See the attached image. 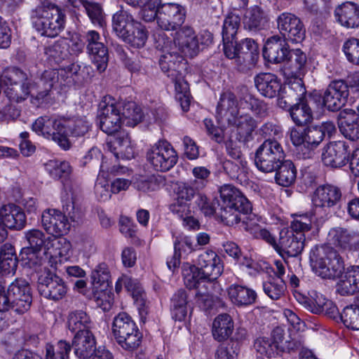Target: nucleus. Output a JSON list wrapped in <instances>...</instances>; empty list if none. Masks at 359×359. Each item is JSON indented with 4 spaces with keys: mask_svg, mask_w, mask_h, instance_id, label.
Here are the masks:
<instances>
[{
    "mask_svg": "<svg viewBox=\"0 0 359 359\" xmlns=\"http://www.w3.org/2000/svg\"><path fill=\"white\" fill-rule=\"evenodd\" d=\"M223 262L221 258L212 250H206L201 253L196 264L184 262L182 273L187 287L196 289L197 303L205 308L211 306L210 296L212 283L222 274Z\"/></svg>",
    "mask_w": 359,
    "mask_h": 359,
    "instance_id": "obj_1",
    "label": "nucleus"
},
{
    "mask_svg": "<svg viewBox=\"0 0 359 359\" xmlns=\"http://www.w3.org/2000/svg\"><path fill=\"white\" fill-rule=\"evenodd\" d=\"M220 198L224 207L216 215L218 222L224 224H258L260 222L257 215L252 212V205L248 198L234 186L224 184L219 188Z\"/></svg>",
    "mask_w": 359,
    "mask_h": 359,
    "instance_id": "obj_2",
    "label": "nucleus"
},
{
    "mask_svg": "<svg viewBox=\"0 0 359 359\" xmlns=\"http://www.w3.org/2000/svg\"><path fill=\"white\" fill-rule=\"evenodd\" d=\"M37 1L31 12L33 27L41 36L54 38L65 29L66 15L52 0Z\"/></svg>",
    "mask_w": 359,
    "mask_h": 359,
    "instance_id": "obj_3",
    "label": "nucleus"
},
{
    "mask_svg": "<svg viewBox=\"0 0 359 359\" xmlns=\"http://www.w3.org/2000/svg\"><path fill=\"white\" fill-rule=\"evenodd\" d=\"M309 261L315 273L323 278H340L344 270L341 257L328 245H317L312 248Z\"/></svg>",
    "mask_w": 359,
    "mask_h": 359,
    "instance_id": "obj_4",
    "label": "nucleus"
},
{
    "mask_svg": "<svg viewBox=\"0 0 359 359\" xmlns=\"http://www.w3.org/2000/svg\"><path fill=\"white\" fill-rule=\"evenodd\" d=\"M1 81L6 86L4 93L8 99L14 102H21L30 95L34 97L32 82L27 74L19 68H8L1 76Z\"/></svg>",
    "mask_w": 359,
    "mask_h": 359,
    "instance_id": "obj_5",
    "label": "nucleus"
},
{
    "mask_svg": "<svg viewBox=\"0 0 359 359\" xmlns=\"http://www.w3.org/2000/svg\"><path fill=\"white\" fill-rule=\"evenodd\" d=\"M224 53L226 57L233 61L236 69L241 72L251 69L259 57L258 44L250 38L235 41L230 46L227 45Z\"/></svg>",
    "mask_w": 359,
    "mask_h": 359,
    "instance_id": "obj_6",
    "label": "nucleus"
},
{
    "mask_svg": "<svg viewBox=\"0 0 359 359\" xmlns=\"http://www.w3.org/2000/svg\"><path fill=\"white\" fill-rule=\"evenodd\" d=\"M285 158L280 143L274 139H267L257 148L254 161L259 170L269 173L274 172Z\"/></svg>",
    "mask_w": 359,
    "mask_h": 359,
    "instance_id": "obj_7",
    "label": "nucleus"
},
{
    "mask_svg": "<svg viewBox=\"0 0 359 359\" xmlns=\"http://www.w3.org/2000/svg\"><path fill=\"white\" fill-rule=\"evenodd\" d=\"M311 226H287L279 233L278 243L275 249L288 257H297L304 248L305 233L311 230Z\"/></svg>",
    "mask_w": 359,
    "mask_h": 359,
    "instance_id": "obj_8",
    "label": "nucleus"
},
{
    "mask_svg": "<svg viewBox=\"0 0 359 359\" xmlns=\"http://www.w3.org/2000/svg\"><path fill=\"white\" fill-rule=\"evenodd\" d=\"M62 116L58 118L43 116L39 117L32 124V128L39 135L52 140L62 149L67 150L71 147L69 138L63 136Z\"/></svg>",
    "mask_w": 359,
    "mask_h": 359,
    "instance_id": "obj_9",
    "label": "nucleus"
},
{
    "mask_svg": "<svg viewBox=\"0 0 359 359\" xmlns=\"http://www.w3.org/2000/svg\"><path fill=\"white\" fill-rule=\"evenodd\" d=\"M147 160L154 170L166 172L177 162V152L167 141H158L147 152Z\"/></svg>",
    "mask_w": 359,
    "mask_h": 359,
    "instance_id": "obj_10",
    "label": "nucleus"
},
{
    "mask_svg": "<svg viewBox=\"0 0 359 359\" xmlns=\"http://www.w3.org/2000/svg\"><path fill=\"white\" fill-rule=\"evenodd\" d=\"M174 37L175 42L177 43L183 53L194 57L196 55L200 49V45L208 46L212 42V34L204 32L201 35V41L199 42L197 36L192 28L183 27L178 28Z\"/></svg>",
    "mask_w": 359,
    "mask_h": 359,
    "instance_id": "obj_11",
    "label": "nucleus"
},
{
    "mask_svg": "<svg viewBox=\"0 0 359 359\" xmlns=\"http://www.w3.org/2000/svg\"><path fill=\"white\" fill-rule=\"evenodd\" d=\"M195 194L196 191L193 187L186 183H180L176 189V202L170 206L173 215L185 224H199V222L192 216L187 203L191 201Z\"/></svg>",
    "mask_w": 359,
    "mask_h": 359,
    "instance_id": "obj_12",
    "label": "nucleus"
},
{
    "mask_svg": "<svg viewBox=\"0 0 359 359\" xmlns=\"http://www.w3.org/2000/svg\"><path fill=\"white\" fill-rule=\"evenodd\" d=\"M38 290L43 297L58 301L66 295L67 287L59 276L45 269L38 277Z\"/></svg>",
    "mask_w": 359,
    "mask_h": 359,
    "instance_id": "obj_13",
    "label": "nucleus"
},
{
    "mask_svg": "<svg viewBox=\"0 0 359 359\" xmlns=\"http://www.w3.org/2000/svg\"><path fill=\"white\" fill-rule=\"evenodd\" d=\"M87 53L90 55L93 64L99 73L104 72L108 65V49L100 41V34L95 30L86 32L83 36Z\"/></svg>",
    "mask_w": 359,
    "mask_h": 359,
    "instance_id": "obj_14",
    "label": "nucleus"
},
{
    "mask_svg": "<svg viewBox=\"0 0 359 359\" xmlns=\"http://www.w3.org/2000/svg\"><path fill=\"white\" fill-rule=\"evenodd\" d=\"M281 36L294 43H300L304 38L306 29L302 20L290 13H283L276 20Z\"/></svg>",
    "mask_w": 359,
    "mask_h": 359,
    "instance_id": "obj_15",
    "label": "nucleus"
},
{
    "mask_svg": "<svg viewBox=\"0 0 359 359\" xmlns=\"http://www.w3.org/2000/svg\"><path fill=\"white\" fill-rule=\"evenodd\" d=\"M348 95V86L346 82L344 80H334L325 90L323 103L329 111H337L345 105Z\"/></svg>",
    "mask_w": 359,
    "mask_h": 359,
    "instance_id": "obj_16",
    "label": "nucleus"
},
{
    "mask_svg": "<svg viewBox=\"0 0 359 359\" xmlns=\"http://www.w3.org/2000/svg\"><path fill=\"white\" fill-rule=\"evenodd\" d=\"M185 13L180 4H163L158 8V25L165 30H177L184 22Z\"/></svg>",
    "mask_w": 359,
    "mask_h": 359,
    "instance_id": "obj_17",
    "label": "nucleus"
},
{
    "mask_svg": "<svg viewBox=\"0 0 359 359\" xmlns=\"http://www.w3.org/2000/svg\"><path fill=\"white\" fill-rule=\"evenodd\" d=\"M32 302L30 287H26L20 294L6 297L5 285L0 280V310H12L22 314L29 309Z\"/></svg>",
    "mask_w": 359,
    "mask_h": 359,
    "instance_id": "obj_18",
    "label": "nucleus"
},
{
    "mask_svg": "<svg viewBox=\"0 0 359 359\" xmlns=\"http://www.w3.org/2000/svg\"><path fill=\"white\" fill-rule=\"evenodd\" d=\"M285 331L280 327H276L271 337H259L255 339L254 348L257 353L267 358L281 353L280 344L284 339Z\"/></svg>",
    "mask_w": 359,
    "mask_h": 359,
    "instance_id": "obj_19",
    "label": "nucleus"
},
{
    "mask_svg": "<svg viewBox=\"0 0 359 359\" xmlns=\"http://www.w3.org/2000/svg\"><path fill=\"white\" fill-rule=\"evenodd\" d=\"M100 128L106 134L113 135L119 133L123 121L114 102L100 105V110L97 116Z\"/></svg>",
    "mask_w": 359,
    "mask_h": 359,
    "instance_id": "obj_20",
    "label": "nucleus"
},
{
    "mask_svg": "<svg viewBox=\"0 0 359 359\" xmlns=\"http://www.w3.org/2000/svg\"><path fill=\"white\" fill-rule=\"evenodd\" d=\"M65 71L59 70V69H49L45 70L41 75L37 82H32L33 92L34 98L39 103L49 95L51 89L57 83L64 86V81L62 79V74Z\"/></svg>",
    "mask_w": 359,
    "mask_h": 359,
    "instance_id": "obj_21",
    "label": "nucleus"
},
{
    "mask_svg": "<svg viewBox=\"0 0 359 359\" xmlns=\"http://www.w3.org/2000/svg\"><path fill=\"white\" fill-rule=\"evenodd\" d=\"M290 46L287 40L279 35L267 39L263 48V57L269 62L280 64L285 61Z\"/></svg>",
    "mask_w": 359,
    "mask_h": 359,
    "instance_id": "obj_22",
    "label": "nucleus"
},
{
    "mask_svg": "<svg viewBox=\"0 0 359 359\" xmlns=\"http://www.w3.org/2000/svg\"><path fill=\"white\" fill-rule=\"evenodd\" d=\"M345 142L337 141L329 143L322 154V161L326 166L341 168L349 160L350 152Z\"/></svg>",
    "mask_w": 359,
    "mask_h": 359,
    "instance_id": "obj_23",
    "label": "nucleus"
},
{
    "mask_svg": "<svg viewBox=\"0 0 359 359\" xmlns=\"http://www.w3.org/2000/svg\"><path fill=\"white\" fill-rule=\"evenodd\" d=\"M239 109L236 95L231 91L223 92L219 97L216 109V118L218 124L226 125L232 122L238 115Z\"/></svg>",
    "mask_w": 359,
    "mask_h": 359,
    "instance_id": "obj_24",
    "label": "nucleus"
},
{
    "mask_svg": "<svg viewBox=\"0 0 359 359\" xmlns=\"http://www.w3.org/2000/svg\"><path fill=\"white\" fill-rule=\"evenodd\" d=\"M341 198L340 189L332 184L319 186L314 191L312 202L315 208L320 211L322 208H330L336 205Z\"/></svg>",
    "mask_w": 359,
    "mask_h": 359,
    "instance_id": "obj_25",
    "label": "nucleus"
},
{
    "mask_svg": "<svg viewBox=\"0 0 359 359\" xmlns=\"http://www.w3.org/2000/svg\"><path fill=\"white\" fill-rule=\"evenodd\" d=\"M226 125L235 127L236 139L243 144L253 140V133L257 127L256 120L249 114L236 115L232 122H227Z\"/></svg>",
    "mask_w": 359,
    "mask_h": 359,
    "instance_id": "obj_26",
    "label": "nucleus"
},
{
    "mask_svg": "<svg viewBox=\"0 0 359 359\" xmlns=\"http://www.w3.org/2000/svg\"><path fill=\"white\" fill-rule=\"evenodd\" d=\"M70 344L78 359H90L97 348L96 338L91 331L74 334Z\"/></svg>",
    "mask_w": 359,
    "mask_h": 359,
    "instance_id": "obj_27",
    "label": "nucleus"
},
{
    "mask_svg": "<svg viewBox=\"0 0 359 359\" xmlns=\"http://www.w3.org/2000/svg\"><path fill=\"white\" fill-rule=\"evenodd\" d=\"M307 57L301 49H290L284 63L285 74L299 79L306 72Z\"/></svg>",
    "mask_w": 359,
    "mask_h": 359,
    "instance_id": "obj_28",
    "label": "nucleus"
},
{
    "mask_svg": "<svg viewBox=\"0 0 359 359\" xmlns=\"http://www.w3.org/2000/svg\"><path fill=\"white\" fill-rule=\"evenodd\" d=\"M49 175L63 184L65 191H71L72 168L69 163L65 161L50 160L44 164Z\"/></svg>",
    "mask_w": 359,
    "mask_h": 359,
    "instance_id": "obj_29",
    "label": "nucleus"
},
{
    "mask_svg": "<svg viewBox=\"0 0 359 359\" xmlns=\"http://www.w3.org/2000/svg\"><path fill=\"white\" fill-rule=\"evenodd\" d=\"M334 18L337 22L346 28L359 27V6L351 1L339 5L334 10Z\"/></svg>",
    "mask_w": 359,
    "mask_h": 359,
    "instance_id": "obj_30",
    "label": "nucleus"
},
{
    "mask_svg": "<svg viewBox=\"0 0 359 359\" xmlns=\"http://www.w3.org/2000/svg\"><path fill=\"white\" fill-rule=\"evenodd\" d=\"M62 135L68 136L83 137L90 129L91 125L86 116H74L72 117L62 116Z\"/></svg>",
    "mask_w": 359,
    "mask_h": 359,
    "instance_id": "obj_31",
    "label": "nucleus"
},
{
    "mask_svg": "<svg viewBox=\"0 0 359 359\" xmlns=\"http://www.w3.org/2000/svg\"><path fill=\"white\" fill-rule=\"evenodd\" d=\"M337 290L343 296L351 295L359 291V266L353 265L344 268Z\"/></svg>",
    "mask_w": 359,
    "mask_h": 359,
    "instance_id": "obj_32",
    "label": "nucleus"
},
{
    "mask_svg": "<svg viewBox=\"0 0 359 359\" xmlns=\"http://www.w3.org/2000/svg\"><path fill=\"white\" fill-rule=\"evenodd\" d=\"M254 80L257 90L266 97H275L282 90L280 81L273 74L261 73Z\"/></svg>",
    "mask_w": 359,
    "mask_h": 359,
    "instance_id": "obj_33",
    "label": "nucleus"
},
{
    "mask_svg": "<svg viewBox=\"0 0 359 359\" xmlns=\"http://www.w3.org/2000/svg\"><path fill=\"white\" fill-rule=\"evenodd\" d=\"M328 238L336 246L343 250H351L359 241V232L338 226L329 231Z\"/></svg>",
    "mask_w": 359,
    "mask_h": 359,
    "instance_id": "obj_34",
    "label": "nucleus"
},
{
    "mask_svg": "<svg viewBox=\"0 0 359 359\" xmlns=\"http://www.w3.org/2000/svg\"><path fill=\"white\" fill-rule=\"evenodd\" d=\"M321 101L319 95H309V100L299 102L290 109V115L297 126H304L313 120V111L310 107L311 102Z\"/></svg>",
    "mask_w": 359,
    "mask_h": 359,
    "instance_id": "obj_35",
    "label": "nucleus"
},
{
    "mask_svg": "<svg viewBox=\"0 0 359 359\" xmlns=\"http://www.w3.org/2000/svg\"><path fill=\"white\" fill-rule=\"evenodd\" d=\"M228 296L235 306H248L255 303L257 295L256 292L246 286L232 284L227 289Z\"/></svg>",
    "mask_w": 359,
    "mask_h": 359,
    "instance_id": "obj_36",
    "label": "nucleus"
},
{
    "mask_svg": "<svg viewBox=\"0 0 359 359\" xmlns=\"http://www.w3.org/2000/svg\"><path fill=\"white\" fill-rule=\"evenodd\" d=\"M109 149L116 159L120 158L131 159L134 157V148L131 144L128 134L124 131L117 133L114 140L108 143Z\"/></svg>",
    "mask_w": 359,
    "mask_h": 359,
    "instance_id": "obj_37",
    "label": "nucleus"
},
{
    "mask_svg": "<svg viewBox=\"0 0 359 359\" xmlns=\"http://www.w3.org/2000/svg\"><path fill=\"white\" fill-rule=\"evenodd\" d=\"M120 112L123 124L134 127L142 121L143 113L142 109L133 101L120 100L114 102Z\"/></svg>",
    "mask_w": 359,
    "mask_h": 359,
    "instance_id": "obj_38",
    "label": "nucleus"
},
{
    "mask_svg": "<svg viewBox=\"0 0 359 359\" xmlns=\"http://www.w3.org/2000/svg\"><path fill=\"white\" fill-rule=\"evenodd\" d=\"M184 60L178 53H167L161 56L159 66L168 77L170 79H177L185 65Z\"/></svg>",
    "mask_w": 359,
    "mask_h": 359,
    "instance_id": "obj_39",
    "label": "nucleus"
},
{
    "mask_svg": "<svg viewBox=\"0 0 359 359\" xmlns=\"http://www.w3.org/2000/svg\"><path fill=\"white\" fill-rule=\"evenodd\" d=\"M65 191L66 194L62 196V213L68 224L79 223L83 217V212L78 203V198L72 189L71 191Z\"/></svg>",
    "mask_w": 359,
    "mask_h": 359,
    "instance_id": "obj_40",
    "label": "nucleus"
},
{
    "mask_svg": "<svg viewBox=\"0 0 359 359\" xmlns=\"http://www.w3.org/2000/svg\"><path fill=\"white\" fill-rule=\"evenodd\" d=\"M267 23V15L259 6H255L249 8L244 15V28L250 32H257L264 29Z\"/></svg>",
    "mask_w": 359,
    "mask_h": 359,
    "instance_id": "obj_41",
    "label": "nucleus"
},
{
    "mask_svg": "<svg viewBox=\"0 0 359 359\" xmlns=\"http://www.w3.org/2000/svg\"><path fill=\"white\" fill-rule=\"evenodd\" d=\"M233 327L234 323L231 316L228 313H221L212 323V337L217 341H224L231 336Z\"/></svg>",
    "mask_w": 359,
    "mask_h": 359,
    "instance_id": "obj_42",
    "label": "nucleus"
},
{
    "mask_svg": "<svg viewBox=\"0 0 359 359\" xmlns=\"http://www.w3.org/2000/svg\"><path fill=\"white\" fill-rule=\"evenodd\" d=\"M91 325L92 321L89 316L83 310L72 311L68 314L67 327L74 334L90 332Z\"/></svg>",
    "mask_w": 359,
    "mask_h": 359,
    "instance_id": "obj_43",
    "label": "nucleus"
},
{
    "mask_svg": "<svg viewBox=\"0 0 359 359\" xmlns=\"http://www.w3.org/2000/svg\"><path fill=\"white\" fill-rule=\"evenodd\" d=\"M69 1L72 2L74 7L81 5L84 8L89 20L95 26L104 27L106 25L105 14L99 4L89 2L86 0Z\"/></svg>",
    "mask_w": 359,
    "mask_h": 359,
    "instance_id": "obj_44",
    "label": "nucleus"
},
{
    "mask_svg": "<svg viewBox=\"0 0 359 359\" xmlns=\"http://www.w3.org/2000/svg\"><path fill=\"white\" fill-rule=\"evenodd\" d=\"M81 65L76 62L72 63L66 67L60 68L59 70L65 71L62 74V79L64 81V86L69 85L71 83V79L76 82H79L85 79L93 76V69L89 65H86L81 69Z\"/></svg>",
    "mask_w": 359,
    "mask_h": 359,
    "instance_id": "obj_45",
    "label": "nucleus"
},
{
    "mask_svg": "<svg viewBox=\"0 0 359 359\" xmlns=\"http://www.w3.org/2000/svg\"><path fill=\"white\" fill-rule=\"evenodd\" d=\"M136 22L137 20L128 12L123 10L119 11L112 16L113 32L118 38L122 39Z\"/></svg>",
    "mask_w": 359,
    "mask_h": 359,
    "instance_id": "obj_46",
    "label": "nucleus"
},
{
    "mask_svg": "<svg viewBox=\"0 0 359 359\" xmlns=\"http://www.w3.org/2000/svg\"><path fill=\"white\" fill-rule=\"evenodd\" d=\"M241 25V18L235 13L229 14L224 19L222 25V41L224 50L227 45L235 42L238 29Z\"/></svg>",
    "mask_w": 359,
    "mask_h": 359,
    "instance_id": "obj_47",
    "label": "nucleus"
},
{
    "mask_svg": "<svg viewBox=\"0 0 359 359\" xmlns=\"http://www.w3.org/2000/svg\"><path fill=\"white\" fill-rule=\"evenodd\" d=\"M276 172L275 180L282 187H289L295 182L297 177V169L294 163L290 160H283L281 165L274 171Z\"/></svg>",
    "mask_w": 359,
    "mask_h": 359,
    "instance_id": "obj_48",
    "label": "nucleus"
},
{
    "mask_svg": "<svg viewBox=\"0 0 359 359\" xmlns=\"http://www.w3.org/2000/svg\"><path fill=\"white\" fill-rule=\"evenodd\" d=\"M0 224H25L26 216L21 208L14 203H9L0 209Z\"/></svg>",
    "mask_w": 359,
    "mask_h": 359,
    "instance_id": "obj_49",
    "label": "nucleus"
},
{
    "mask_svg": "<svg viewBox=\"0 0 359 359\" xmlns=\"http://www.w3.org/2000/svg\"><path fill=\"white\" fill-rule=\"evenodd\" d=\"M338 126L341 134L347 139L355 141L359 139V118L355 116H343L341 112L338 117Z\"/></svg>",
    "mask_w": 359,
    "mask_h": 359,
    "instance_id": "obj_50",
    "label": "nucleus"
},
{
    "mask_svg": "<svg viewBox=\"0 0 359 359\" xmlns=\"http://www.w3.org/2000/svg\"><path fill=\"white\" fill-rule=\"evenodd\" d=\"M147 38L145 27L137 21L121 39L133 47L140 48L145 45Z\"/></svg>",
    "mask_w": 359,
    "mask_h": 359,
    "instance_id": "obj_51",
    "label": "nucleus"
},
{
    "mask_svg": "<svg viewBox=\"0 0 359 359\" xmlns=\"http://www.w3.org/2000/svg\"><path fill=\"white\" fill-rule=\"evenodd\" d=\"M187 292L180 289L178 290L171 299L170 309L172 318L175 320H183L187 313Z\"/></svg>",
    "mask_w": 359,
    "mask_h": 359,
    "instance_id": "obj_52",
    "label": "nucleus"
},
{
    "mask_svg": "<svg viewBox=\"0 0 359 359\" xmlns=\"http://www.w3.org/2000/svg\"><path fill=\"white\" fill-rule=\"evenodd\" d=\"M137 327L135 321L128 313H119L114 317L112 324V332L115 340Z\"/></svg>",
    "mask_w": 359,
    "mask_h": 359,
    "instance_id": "obj_53",
    "label": "nucleus"
},
{
    "mask_svg": "<svg viewBox=\"0 0 359 359\" xmlns=\"http://www.w3.org/2000/svg\"><path fill=\"white\" fill-rule=\"evenodd\" d=\"M111 275L109 267L105 263L97 264L92 271L91 279L94 287L97 290H105L110 286Z\"/></svg>",
    "mask_w": 359,
    "mask_h": 359,
    "instance_id": "obj_54",
    "label": "nucleus"
},
{
    "mask_svg": "<svg viewBox=\"0 0 359 359\" xmlns=\"http://www.w3.org/2000/svg\"><path fill=\"white\" fill-rule=\"evenodd\" d=\"M44 53L50 61L59 64L68 57L69 44L65 40H57L53 44L45 48Z\"/></svg>",
    "mask_w": 359,
    "mask_h": 359,
    "instance_id": "obj_55",
    "label": "nucleus"
},
{
    "mask_svg": "<svg viewBox=\"0 0 359 359\" xmlns=\"http://www.w3.org/2000/svg\"><path fill=\"white\" fill-rule=\"evenodd\" d=\"M142 340V334L137 327L125 333V335H121L116 341L123 350L132 353L139 348Z\"/></svg>",
    "mask_w": 359,
    "mask_h": 359,
    "instance_id": "obj_56",
    "label": "nucleus"
},
{
    "mask_svg": "<svg viewBox=\"0 0 359 359\" xmlns=\"http://www.w3.org/2000/svg\"><path fill=\"white\" fill-rule=\"evenodd\" d=\"M175 83L176 100L180 102L182 109L187 111L191 102L189 85L182 77V74L177 79H171Z\"/></svg>",
    "mask_w": 359,
    "mask_h": 359,
    "instance_id": "obj_57",
    "label": "nucleus"
},
{
    "mask_svg": "<svg viewBox=\"0 0 359 359\" xmlns=\"http://www.w3.org/2000/svg\"><path fill=\"white\" fill-rule=\"evenodd\" d=\"M282 90L287 95V98L295 103L309 100V95L306 96V88L300 79L291 82L287 88H282Z\"/></svg>",
    "mask_w": 359,
    "mask_h": 359,
    "instance_id": "obj_58",
    "label": "nucleus"
},
{
    "mask_svg": "<svg viewBox=\"0 0 359 359\" xmlns=\"http://www.w3.org/2000/svg\"><path fill=\"white\" fill-rule=\"evenodd\" d=\"M264 293L271 299H279L285 293L286 285L283 278H269L263 283Z\"/></svg>",
    "mask_w": 359,
    "mask_h": 359,
    "instance_id": "obj_59",
    "label": "nucleus"
},
{
    "mask_svg": "<svg viewBox=\"0 0 359 359\" xmlns=\"http://www.w3.org/2000/svg\"><path fill=\"white\" fill-rule=\"evenodd\" d=\"M41 250L32 248H23L20 256L22 264L25 267L36 270L37 267L43 264V259L40 256Z\"/></svg>",
    "mask_w": 359,
    "mask_h": 359,
    "instance_id": "obj_60",
    "label": "nucleus"
},
{
    "mask_svg": "<svg viewBox=\"0 0 359 359\" xmlns=\"http://www.w3.org/2000/svg\"><path fill=\"white\" fill-rule=\"evenodd\" d=\"M71 344L65 340L59 341L55 346L46 344V359H69Z\"/></svg>",
    "mask_w": 359,
    "mask_h": 359,
    "instance_id": "obj_61",
    "label": "nucleus"
},
{
    "mask_svg": "<svg viewBox=\"0 0 359 359\" xmlns=\"http://www.w3.org/2000/svg\"><path fill=\"white\" fill-rule=\"evenodd\" d=\"M309 295L308 311L316 314H320L327 309V299L324 295L316 290L309 292Z\"/></svg>",
    "mask_w": 359,
    "mask_h": 359,
    "instance_id": "obj_62",
    "label": "nucleus"
},
{
    "mask_svg": "<svg viewBox=\"0 0 359 359\" xmlns=\"http://www.w3.org/2000/svg\"><path fill=\"white\" fill-rule=\"evenodd\" d=\"M344 324L355 330H359V306L350 305L346 306L341 315Z\"/></svg>",
    "mask_w": 359,
    "mask_h": 359,
    "instance_id": "obj_63",
    "label": "nucleus"
},
{
    "mask_svg": "<svg viewBox=\"0 0 359 359\" xmlns=\"http://www.w3.org/2000/svg\"><path fill=\"white\" fill-rule=\"evenodd\" d=\"M343 51L348 61L353 65H359V39L351 38L343 45Z\"/></svg>",
    "mask_w": 359,
    "mask_h": 359,
    "instance_id": "obj_64",
    "label": "nucleus"
}]
</instances>
